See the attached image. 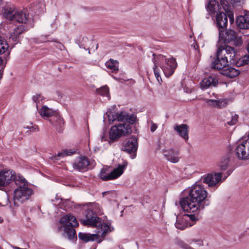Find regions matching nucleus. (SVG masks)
Wrapping results in <instances>:
<instances>
[{
  "label": "nucleus",
  "mask_w": 249,
  "mask_h": 249,
  "mask_svg": "<svg viewBox=\"0 0 249 249\" xmlns=\"http://www.w3.org/2000/svg\"><path fill=\"white\" fill-rule=\"evenodd\" d=\"M208 193L204 187L196 185L190 190L188 196L180 201V205L185 212L195 213L205 208V200Z\"/></svg>",
  "instance_id": "1"
},
{
  "label": "nucleus",
  "mask_w": 249,
  "mask_h": 249,
  "mask_svg": "<svg viewBox=\"0 0 249 249\" xmlns=\"http://www.w3.org/2000/svg\"><path fill=\"white\" fill-rule=\"evenodd\" d=\"M14 179L18 188L14 191V204L15 206H18L29 199L33 191L28 187L27 182L22 177L18 176L14 178Z\"/></svg>",
  "instance_id": "2"
},
{
  "label": "nucleus",
  "mask_w": 249,
  "mask_h": 249,
  "mask_svg": "<svg viewBox=\"0 0 249 249\" xmlns=\"http://www.w3.org/2000/svg\"><path fill=\"white\" fill-rule=\"evenodd\" d=\"M80 222L84 225L97 227L98 232H101V236L104 237L106 234L112 231L110 224L102 222L101 218L97 217L92 210H88L84 219H81Z\"/></svg>",
  "instance_id": "3"
},
{
  "label": "nucleus",
  "mask_w": 249,
  "mask_h": 249,
  "mask_svg": "<svg viewBox=\"0 0 249 249\" xmlns=\"http://www.w3.org/2000/svg\"><path fill=\"white\" fill-rule=\"evenodd\" d=\"M61 225L58 228L59 231H63V236L69 240L76 238V234L74 227L78 226L76 217L71 214L63 216L59 220Z\"/></svg>",
  "instance_id": "4"
},
{
  "label": "nucleus",
  "mask_w": 249,
  "mask_h": 249,
  "mask_svg": "<svg viewBox=\"0 0 249 249\" xmlns=\"http://www.w3.org/2000/svg\"><path fill=\"white\" fill-rule=\"evenodd\" d=\"M221 55H219L218 60L211 63V68L218 71L221 74L228 78H233L238 76L240 71L229 66L227 59L223 58L222 54Z\"/></svg>",
  "instance_id": "5"
},
{
  "label": "nucleus",
  "mask_w": 249,
  "mask_h": 249,
  "mask_svg": "<svg viewBox=\"0 0 249 249\" xmlns=\"http://www.w3.org/2000/svg\"><path fill=\"white\" fill-rule=\"evenodd\" d=\"M237 50L234 47L227 45H220L217 48L215 56L211 63H214L218 60L219 55L221 56L222 54L223 58L226 57L227 59L228 63H234V60L237 59Z\"/></svg>",
  "instance_id": "6"
},
{
  "label": "nucleus",
  "mask_w": 249,
  "mask_h": 249,
  "mask_svg": "<svg viewBox=\"0 0 249 249\" xmlns=\"http://www.w3.org/2000/svg\"><path fill=\"white\" fill-rule=\"evenodd\" d=\"M132 129L128 124H120L112 126L109 131V138L111 142H114L120 137L131 134Z\"/></svg>",
  "instance_id": "7"
},
{
  "label": "nucleus",
  "mask_w": 249,
  "mask_h": 249,
  "mask_svg": "<svg viewBox=\"0 0 249 249\" xmlns=\"http://www.w3.org/2000/svg\"><path fill=\"white\" fill-rule=\"evenodd\" d=\"M234 152L238 160H249V131L246 139L240 140L238 142Z\"/></svg>",
  "instance_id": "8"
},
{
  "label": "nucleus",
  "mask_w": 249,
  "mask_h": 249,
  "mask_svg": "<svg viewBox=\"0 0 249 249\" xmlns=\"http://www.w3.org/2000/svg\"><path fill=\"white\" fill-rule=\"evenodd\" d=\"M160 61V67L167 77L171 76L177 67L176 59L173 57L166 58L163 55L159 56Z\"/></svg>",
  "instance_id": "9"
},
{
  "label": "nucleus",
  "mask_w": 249,
  "mask_h": 249,
  "mask_svg": "<svg viewBox=\"0 0 249 249\" xmlns=\"http://www.w3.org/2000/svg\"><path fill=\"white\" fill-rule=\"evenodd\" d=\"M125 166V165L119 164L117 168L111 172L109 171V168L104 167L100 174V178L105 181L115 179L123 173Z\"/></svg>",
  "instance_id": "10"
},
{
  "label": "nucleus",
  "mask_w": 249,
  "mask_h": 249,
  "mask_svg": "<svg viewBox=\"0 0 249 249\" xmlns=\"http://www.w3.org/2000/svg\"><path fill=\"white\" fill-rule=\"evenodd\" d=\"M3 16L10 21H15L19 23H26L28 20V15L22 11H11L5 9Z\"/></svg>",
  "instance_id": "11"
},
{
  "label": "nucleus",
  "mask_w": 249,
  "mask_h": 249,
  "mask_svg": "<svg viewBox=\"0 0 249 249\" xmlns=\"http://www.w3.org/2000/svg\"><path fill=\"white\" fill-rule=\"evenodd\" d=\"M14 175L13 171L2 170L0 172V186H4L8 185L12 180L14 181V178L18 177Z\"/></svg>",
  "instance_id": "12"
},
{
  "label": "nucleus",
  "mask_w": 249,
  "mask_h": 249,
  "mask_svg": "<svg viewBox=\"0 0 249 249\" xmlns=\"http://www.w3.org/2000/svg\"><path fill=\"white\" fill-rule=\"evenodd\" d=\"M221 173L209 174L204 177L203 182L208 184L209 187L214 186L221 180Z\"/></svg>",
  "instance_id": "13"
},
{
  "label": "nucleus",
  "mask_w": 249,
  "mask_h": 249,
  "mask_svg": "<svg viewBox=\"0 0 249 249\" xmlns=\"http://www.w3.org/2000/svg\"><path fill=\"white\" fill-rule=\"evenodd\" d=\"M137 149V139L134 136L128 139L123 147V150L128 153H135Z\"/></svg>",
  "instance_id": "14"
},
{
  "label": "nucleus",
  "mask_w": 249,
  "mask_h": 249,
  "mask_svg": "<svg viewBox=\"0 0 249 249\" xmlns=\"http://www.w3.org/2000/svg\"><path fill=\"white\" fill-rule=\"evenodd\" d=\"M89 165V161L85 157H79L73 163V168L78 171L86 170Z\"/></svg>",
  "instance_id": "15"
},
{
  "label": "nucleus",
  "mask_w": 249,
  "mask_h": 249,
  "mask_svg": "<svg viewBox=\"0 0 249 249\" xmlns=\"http://www.w3.org/2000/svg\"><path fill=\"white\" fill-rule=\"evenodd\" d=\"M219 32L220 38L223 39L224 42L226 43H229L231 42L236 36V32L231 29L225 31L219 29Z\"/></svg>",
  "instance_id": "16"
},
{
  "label": "nucleus",
  "mask_w": 249,
  "mask_h": 249,
  "mask_svg": "<svg viewBox=\"0 0 249 249\" xmlns=\"http://www.w3.org/2000/svg\"><path fill=\"white\" fill-rule=\"evenodd\" d=\"M174 129L180 137L185 141H188L189 139V126L186 124H176L174 126Z\"/></svg>",
  "instance_id": "17"
},
{
  "label": "nucleus",
  "mask_w": 249,
  "mask_h": 249,
  "mask_svg": "<svg viewBox=\"0 0 249 249\" xmlns=\"http://www.w3.org/2000/svg\"><path fill=\"white\" fill-rule=\"evenodd\" d=\"M202 89H207L215 87L218 84V79L214 77L210 76L204 78L200 83Z\"/></svg>",
  "instance_id": "18"
},
{
  "label": "nucleus",
  "mask_w": 249,
  "mask_h": 249,
  "mask_svg": "<svg viewBox=\"0 0 249 249\" xmlns=\"http://www.w3.org/2000/svg\"><path fill=\"white\" fill-rule=\"evenodd\" d=\"M163 154L166 159L172 163L178 162L180 158L178 155L179 152L178 150H175L171 149L168 150H163Z\"/></svg>",
  "instance_id": "19"
},
{
  "label": "nucleus",
  "mask_w": 249,
  "mask_h": 249,
  "mask_svg": "<svg viewBox=\"0 0 249 249\" xmlns=\"http://www.w3.org/2000/svg\"><path fill=\"white\" fill-rule=\"evenodd\" d=\"M117 121L119 122H127L131 124H133L136 120V116L134 114L128 115L124 111L117 112Z\"/></svg>",
  "instance_id": "20"
},
{
  "label": "nucleus",
  "mask_w": 249,
  "mask_h": 249,
  "mask_svg": "<svg viewBox=\"0 0 249 249\" xmlns=\"http://www.w3.org/2000/svg\"><path fill=\"white\" fill-rule=\"evenodd\" d=\"M216 21L219 30H224L227 27L228 21L227 15L223 12H219L216 15Z\"/></svg>",
  "instance_id": "21"
},
{
  "label": "nucleus",
  "mask_w": 249,
  "mask_h": 249,
  "mask_svg": "<svg viewBox=\"0 0 249 249\" xmlns=\"http://www.w3.org/2000/svg\"><path fill=\"white\" fill-rule=\"evenodd\" d=\"M205 101L207 105L211 107L221 108L226 107L228 104V101L226 99L213 100L206 99Z\"/></svg>",
  "instance_id": "22"
},
{
  "label": "nucleus",
  "mask_w": 249,
  "mask_h": 249,
  "mask_svg": "<svg viewBox=\"0 0 249 249\" xmlns=\"http://www.w3.org/2000/svg\"><path fill=\"white\" fill-rule=\"evenodd\" d=\"M188 217L184 216H178L177 221L175 223V226L177 228L183 230L188 227H191L193 225L194 223L191 222H187Z\"/></svg>",
  "instance_id": "23"
},
{
  "label": "nucleus",
  "mask_w": 249,
  "mask_h": 249,
  "mask_svg": "<svg viewBox=\"0 0 249 249\" xmlns=\"http://www.w3.org/2000/svg\"><path fill=\"white\" fill-rule=\"evenodd\" d=\"M236 23L240 29H249V13L238 16L236 18Z\"/></svg>",
  "instance_id": "24"
},
{
  "label": "nucleus",
  "mask_w": 249,
  "mask_h": 249,
  "mask_svg": "<svg viewBox=\"0 0 249 249\" xmlns=\"http://www.w3.org/2000/svg\"><path fill=\"white\" fill-rule=\"evenodd\" d=\"M78 236L80 239L85 242L97 241L98 243H100L101 241V240H99V235L97 233L89 234L79 232L78 234Z\"/></svg>",
  "instance_id": "25"
},
{
  "label": "nucleus",
  "mask_w": 249,
  "mask_h": 249,
  "mask_svg": "<svg viewBox=\"0 0 249 249\" xmlns=\"http://www.w3.org/2000/svg\"><path fill=\"white\" fill-rule=\"evenodd\" d=\"M207 10L211 15L218 14L221 12V8H219V4L215 0H210L207 5Z\"/></svg>",
  "instance_id": "26"
},
{
  "label": "nucleus",
  "mask_w": 249,
  "mask_h": 249,
  "mask_svg": "<svg viewBox=\"0 0 249 249\" xmlns=\"http://www.w3.org/2000/svg\"><path fill=\"white\" fill-rule=\"evenodd\" d=\"M39 113L42 117L45 118L55 116L57 112L53 109L49 108L46 106H43L39 111Z\"/></svg>",
  "instance_id": "27"
},
{
  "label": "nucleus",
  "mask_w": 249,
  "mask_h": 249,
  "mask_svg": "<svg viewBox=\"0 0 249 249\" xmlns=\"http://www.w3.org/2000/svg\"><path fill=\"white\" fill-rule=\"evenodd\" d=\"M220 4L229 17L230 21L232 22L234 21V16L231 7L226 0H220Z\"/></svg>",
  "instance_id": "28"
},
{
  "label": "nucleus",
  "mask_w": 249,
  "mask_h": 249,
  "mask_svg": "<svg viewBox=\"0 0 249 249\" xmlns=\"http://www.w3.org/2000/svg\"><path fill=\"white\" fill-rule=\"evenodd\" d=\"M26 30V28L24 25H20L15 28L13 33H11L10 38L15 42L18 41L19 36L22 34Z\"/></svg>",
  "instance_id": "29"
},
{
  "label": "nucleus",
  "mask_w": 249,
  "mask_h": 249,
  "mask_svg": "<svg viewBox=\"0 0 249 249\" xmlns=\"http://www.w3.org/2000/svg\"><path fill=\"white\" fill-rule=\"evenodd\" d=\"M238 118L239 116L237 114L234 112H230L227 114V117L224 121L229 125H233L237 123Z\"/></svg>",
  "instance_id": "30"
},
{
  "label": "nucleus",
  "mask_w": 249,
  "mask_h": 249,
  "mask_svg": "<svg viewBox=\"0 0 249 249\" xmlns=\"http://www.w3.org/2000/svg\"><path fill=\"white\" fill-rule=\"evenodd\" d=\"M107 68L111 71L112 72H116L118 71L119 62L117 60L110 59L105 63Z\"/></svg>",
  "instance_id": "31"
},
{
  "label": "nucleus",
  "mask_w": 249,
  "mask_h": 249,
  "mask_svg": "<svg viewBox=\"0 0 249 249\" xmlns=\"http://www.w3.org/2000/svg\"><path fill=\"white\" fill-rule=\"evenodd\" d=\"M249 63V55H245L243 57L239 59L236 62L237 67H241L243 65L248 64Z\"/></svg>",
  "instance_id": "32"
},
{
  "label": "nucleus",
  "mask_w": 249,
  "mask_h": 249,
  "mask_svg": "<svg viewBox=\"0 0 249 249\" xmlns=\"http://www.w3.org/2000/svg\"><path fill=\"white\" fill-rule=\"evenodd\" d=\"M8 48V44L5 40L0 36V53H5Z\"/></svg>",
  "instance_id": "33"
},
{
  "label": "nucleus",
  "mask_w": 249,
  "mask_h": 249,
  "mask_svg": "<svg viewBox=\"0 0 249 249\" xmlns=\"http://www.w3.org/2000/svg\"><path fill=\"white\" fill-rule=\"evenodd\" d=\"M108 117V121L109 124L113 123L115 120H117V113L111 111H108L107 112Z\"/></svg>",
  "instance_id": "34"
},
{
  "label": "nucleus",
  "mask_w": 249,
  "mask_h": 249,
  "mask_svg": "<svg viewBox=\"0 0 249 249\" xmlns=\"http://www.w3.org/2000/svg\"><path fill=\"white\" fill-rule=\"evenodd\" d=\"M98 94L103 95L107 96L109 93V89L107 86H103L97 90Z\"/></svg>",
  "instance_id": "35"
},
{
  "label": "nucleus",
  "mask_w": 249,
  "mask_h": 249,
  "mask_svg": "<svg viewBox=\"0 0 249 249\" xmlns=\"http://www.w3.org/2000/svg\"><path fill=\"white\" fill-rule=\"evenodd\" d=\"M229 159L228 158H224L223 159L220 163V167L221 170L225 171L226 170L228 166Z\"/></svg>",
  "instance_id": "36"
},
{
  "label": "nucleus",
  "mask_w": 249,
  "mask_h": 249,
  "mask_svg": "<svg viewBox=\"0 0 249 249\" xmlns=\"http://www.w3.org/2000/svg\"><path fill=\"white\" fill-rule=\"evenodd\" d=\"M232 41H233V45L236 47L241 46L243 43L241 37L238 36L237 35L235 36V38H234Z\"/></svg>",
  "instance_id": "37"
},
{
  "label": "nucleus",
  "mask_w": 249,
  "mask_h": 249,
  "mask_svg": "<svg viewBox=\"0 0 249 249\" xmlns=\"http://www.w3.org/2000/svg\"><path fill=\"white\" fill-rule=\"evenodd\" d=\"M177 244L179 248H181L182 249H194L190 246H189L188 244L185 243L182 241H178Z\"/></svg>",
  "instance_id": "38"
},
{
  "label": "nucleus",
  "mask_w": 249,
  "mask_h": 249,
  "mask_svg": "<svg viewBox=\"0 0 249 249\" xmlns=\"http://www.w3.org/2000/svg\"><path fill=\"white\" fill-rule=\"evenodd\" d=\"M153 69H154L155 76L157 81H158V82L159 83H160V81H162V80H161V78L160 73H159V70L157 66L156 65V64H155Z\"/></svg>",
  "instance_id": "39"
},
{
  "label": "nucleus",
  "mask_w": 249,
  "mask_h": 249,
  "mask_svg": "<svg viewBox=\"0 0 249 249\" xmlns=\"http://www.w3.org/2000/svg\"><path fill=\"white\" fill-rule=\"evenodd\" d=\"M184 216H187V222H191L193 223L194 222L196 221L198 219L197 216L195 214H184Z\"/></svg>",
  "instance_id": "40"
},
{
  "label": "nucleus",
  "mask_w": 249,
  "mask_h": 249,
  "mask_svg": "<svg viewBox=\"0 0 249 249\" xmlns=\"http://www.w3.org/2000/svg\"><path fill=\"white\" fill-rule=\"evenodd\" d=\"M72 153V152L69 151L67 150H66L63 151L61 152L58 153L57 157H64L65 156L70 155Z\"/></svg>",
  "instance_id": "41"
},
{
  "label": "nucleus",
  "mask_w": 249,
  "mask_h": 249,
  "mask_svg": "<svg viewBox=\"0 0 249 249\" xmlns=\"http://www.w3.org/2000/svg\"><path fill=\"white\" fill-rule=\"evenodd\" d=\"M41 95L40 94H36V95H34L33 97V101L36 103V108H38V103L39 102V101L41 100Z\"/></svg>",
  "instance_id": "42"
},
{
  "label": "nucleus",
  "mask_w": 249,
  "mask_h": 249,
  "mask_svg": "<svg viewBox=\"0 0 249 249\" xmlns=\"http://www.w3.org/2000/svg\"><path fill=\"white\" fill-rule=\"evenodd\" d=\"M189 242L190 244L192 242H196L199 246H202L203 245V241L200 239H191Z\"/></svg>",
  "instance_id": "43"
},
{
  "label": "nucleus",
  "mask_w": 249,
  "mask_h": 249,
  "mask_svg": "<svg viewBox=\"0 0 249 249\" xmlns=\"http://www.w3.org/2000/svg\"><path fill=\"white\" fill-rule=\"evenodd\" d=\"M157 128V126L156 124H152L150 128L151 132H153L154 131H155Z\"/></svg>",
  "instance_id": "44"
},
{
  "label": "nucleus",
  "mask_w": 249,
  "mask_h": 249,
  "mask_svg": "<svg viewBox=\"0 0 249 249\" xmlns=\"http://www.w3.org/2000/svg\"><path fill=\"white\" fill-rule=\"evenodd\" d=\"M24 127L30 129L31 131H32L33 132L35 131L36 129V128L34 126H27L26 127L25 126Z\"/></svg>",
  "instance_id": "45"
},
{
  "label": "nucleus",
  "mask_w": 249,
  "mask_h": 249,
  "mask_svg": "<svg viewBox=\"0 0 249 249\" xmlns=\"http://www.w3.org/2000/svg\"><path fill=\"white\" fill-rule=\"evenodd\" d=\"M194 48L195 50V51H196L198 53V54L199 55V50H197V46H196V45H194Z\"/></svg>",
  "instance_id": "46"
},
{
  "label": "nucleus",
  "mask_w": 249,
  "mask_h": 249,
  "mask_svg": "<svg viewBox=\"0 0 249 249\" xmlns=\"http://www.w3.org/2000/svg\"><path fill=\"white\" fill-rule=\"evenodd\" d=\"M3 63V59L1 57H0V65H1Z\"/></svg>",
  "instance_id": "47"
},
{
  "label": "nucleus",
  "mask_w": 249,
  "mask_h": 249,
  "mask_svg": "<svg viewBox=\"0 0 249 249\" xmlns=\"http://www.w3.org/2000/svg\"><path fill=\"white\" fill-rule=\"evenodd\" d=\"M233 2H238L240 0H231Z\"/></svg>",
  "instance_id": "48"
},
{
  "label": "nucleus",
  "mask_w": 249,
  "mask_h": 249,
  "mask_svg": "<svg viewBox=\"0 0 249 249\" xmlns=\"http://www.w3.org/2000/svg\"><path fill=\"white\" fill-rule=\"evenodd\" d=\"M98 48V44L96 45V50H97Z\"/></svg>",
  "instance_id": "49"
}]
</instances>
